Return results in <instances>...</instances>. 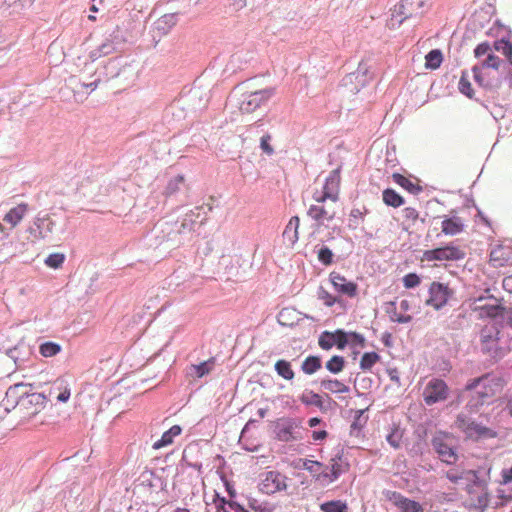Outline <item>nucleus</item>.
Listing matches in <instances>:
<instances>
[{"mask_svg":"<svg viewBox=\"0 0 512 512\" xmlns=\"http://www.w3.org/2000/svg\"><path fill=\"white\" fill-rule=\"evenodd\" d=\"M34 384L18 383L9 387V398L18 404V412L23 417H32L41 412L47 405L49 395L34 391Z\"/></svg>","mask_w":512,"mask_h":512,"instance_id":"nucleus-1","label":"nucleus"},{"mask_svg":"<svg viewBox=\"0 0 512 512\" xmlns=\"http://www.w3.org/2000/svg\"><path fill=\"white\" fill-rule=\"evenodd\" d=\"M501 379L498 377H492L490 373H486L480 377L469 380L464 388L465 392H472L475 389L481 387L480 390L476 391V395L472 396L467 403V407L471 411H477L486 400L494 395V391L491 384L499 385Z\"/></svg>","mask_w":512,"mask_h":512,"instance_id":"nucleus-2","label":"nucleus"},{"mask_svg":"<svg viewBox=\"0 0 512 512\" xmlns=\"http://www.w3.org/2000/svg\"><path fill=\"white\" fill-rule=\"evenodd\" d=\"M120 58L110 59L109 62L103 67L102 70L96 71L91 77L94 78L93 81L88 83H81L82 87L90 88L94 90L97 88L98 84L101 82L102 75L105 76L107 80L113 78L123 77L125 80L132 78L135 75L134 69L130 65H122Z\"/></svg>","mask_w":512,"mask_h":512,"instance_id":"nucleus-3","label":"nucleus"},{"mask_svg":"<svg viewBox=\"0 0 512 512\" xmlns=\"http://www.w3.org/2000/svg\"><path fill=\"white\" fill-rule=\"evenodd\" d=\"M202 206H197L185 214L182 222L178 224L175 222L173 227L168 222L161 223L162 231H167V241H174L181 244L186 236L191 235L194 231L196 218L200 216Z\"/></svg>","mask_w":512,"mask_h":512,"instance_id":"nucleus-4","label":"nucleus"},{"mask_svg":"<svg viewBox=\"0 0 512 512\" xmlns=\"http://www.w3.org/2000/svg\"><path fill=\"white\" fill-rule=\"evenodd\" d=\"M275 93L274 88H264L255 91H249L242 94L238 103L239 110L242 113H252L258 108L265 106Z\"/></svg>","mask_w":512,"mask_h":512,"instance_id":"nucleus-5","label":"nucleus"},{"mask_svg":"<svg viewBox=\"0 0 512 512\" xmlns=\"http://www.w3.org/2000/svg\"><path fill=\"white\" fill-rule=\"evenodd\" d=\"M374 72L371 71V65L366 61H361L355 72L347 74L342 79V86L347 88L349 92L356 94L365 87L372 79Z\"/></svg>","mask_w":512,"mask_h":512,"instance_id":"nucleus-6","label":"nucleus"},{"mask_svg":"<svg viewBox=\"0 0 512 512\" xmlns=\"http://www.w3.org/2000/svg\"><path fill=\"white\" fill-rule=\"evenodd\" d=\"M259 479V491L267 495H273L277 492L286 491L288 488L287 476L277 470L262 472L259 475Z\"/></svg>","mask_w":512,"mask_h":512,"instance_id":"nucleus-7","label":"nucleus"},{"mask_svg":"<svg viewBox=\"0 0 512 512\" xmlns=\"http://www.w3.org/2000/svg\"><path fill=\"white\" fill-rule=\"evenodd\" d=\"M300 421L295 418H280L275 424L276 438L282 442L298 441L302 439Z\"/></svg>","mask_w":512,"mask_h":512,"instance_id":"nucleus-8","label":"nucleus"},{"mask_svg":"<svg viewBox=\"0 0 512 512\" xmlns=\"http://www.w3.org/2000/svg\"><path fill=\"white\" fill-rule=\"evenodd\" d=\"M449 396V387L440 378H432L423 390V399L426 405H434L445 401Z\"/></svg>","mask_w":512,"mask_h":512,"instance_id":"nucleus-9","label":"nucleus"},{"mask_svg":"<svg viewBox=\"0 0 512 512\" xmlns=\"http://www.w3.org/2000/svg\"><path fill=\"white\" fill-rule=\"evenodd\" d=\"M472 72L475 82L487 91L496 92L502 85V76L499 70L485 71L481 70L480 66L474 65Z\"/></svg>","mask_w":512,"mask_h":512,"instance_id":"nucleus-10","label":"nucleus"},{"mask_svg":"<svg viewBox=\"0 0 512 512\" xmlns=\"http://www.w3.org/2000/svg\"><path fill=\"white\" fill-rule=\"evenodd\" d=\"M430 1L431 0H401L394 6L392 17H400L398 22L401 24L407 18L422 15L424 13L422 8Z\"/></svg>","mask_w":512,"mask_h":512,"instance_id":"nucleus-11","label":"nucleus"},{"mask_svg":"<svg viewBox=\"0 0 512 512\" xmlns=\"http://www.w3.org/2000/svg\"><path fill=\"white\" fill-rule=\"evenodd\" d=\"M464 257V250L453 244H449L431 250H426L423 254V259L427 261H458L463 259Z\"/></svg>","mask_w":512,"mask_h":512,"instance_id":"nucleus-12","label":"nucleus"},{"mask_svg":"<svg viewBox=\"0 0 512 512\" xmlns=\"http://www.w3.org/2000/svg\"><path fill=\"white\" fill-rule=\"evenodd\" d=\"M428 292L429 298L425 303L436 310L443 308L453 294V291L448 287V285L436 281L430 284Z\"/></svg>","mask_w":512,"mask_h":512,"instance_id":"nucleus-13","label":"nucleus"},{"mask_svg":"<svg viewBox=\"0 0 512 512\" xmlns=\"http://www.w3.org/2000/svg\"><path fill=\"white\" fill-rule=\"evenodd\" d=\"M473 310L478 311L480 317L496 318L504 309L493 296H480L474 299Z\"/></svg>","mask_w":512,"mask_h":512,"instance_id":"nucleus-14","label":"nucleus"},{"mask_svg":"<svg viewBox=\"0 0 512 512\" xmlns=\"http://www.w3.org/2000/svg\"><path fill=\"white\" fill-rule=\"evenodd\" d=\"M123 41L124 39L120 35L119 29L116 28L100 46L90 52L89 58L94 62L102 56L116 52Z\"/></svg>","mask_w":512,"mask_h":512,"instance_id":"nucleus-15","label":"nucleus"},{"mask_svg":"<svg viewBox=\"0 0 512 512\" xmlns=\"http://www.w3.org/2000/svg\"><path fill=\"white\" fill-rule=\"evenodd\" d=\"M341 458L342 457L340 455L332 458L330 460V465L324 466L325 469L320 474L314 475L315 480L322 483H332L336 481L340 475L346 472L349 468L348 463L343 465L340 462Z\"/></svg>","mask_w":512,"mask_h":512,"instance_id":"nucleus-16","label":"nucleus"},{"mask_svg":"<svg viewBox=\"0 0 512 512\" xmlns=\"http://www.w3.org/2000/svg\"><path fill=\"white\" fill-rule=\"evenodd\" d=\"M432 446L436 453L439 455V458L444 463L451 465L456 463L458 460V455L455 449L447 442V436L443 434H438L432 439Z\"/></svg>","mask_w":512,"mask_h":512,"instance_id":"nucleus-17","label":"nucleus"},{"mask_svg":"<svg viewBox=\"0 0 512 512\" xmlns=\"http://www.w3.org/2000/svg\"><path fill=\"white\" fill-rule=\"evenodd\" d=\"M317 204L311 205L307 211L309 217L317 221L319 225H322L324 221H332L336 216V210L333 205L325 204L320 202V198L316 199Z\"/></svg>","mask_w":512,"mask_h":512,"instance_id":"nucleus-18","label":"nucleus"},{"mask_svg":"<svg viewBox=\"0 0 512 512\" xmlns=\"http://www.w3.org/2000/svg\"><path fill=\"white\" fill-rule=\"evenodd\" d=\"M340 169L341 167H338L330 172L323 187V194L320 197V202L330 199L333 202V204L336 203L338 199V188L341 179Z\"/></svg>","mask_w":512,"mask_h":512,"instance_id":"nucleus-19","label":"nucleus"},{"mask_svg":"<svg viewBox=\"0 0 512 512\" xmlns=\"http://www.w3.org/2000/svg\"><path fill=\"white\" fill-rule=\"evenodd\" d=\"M209 92L201 89L200 87H193L189 93L178 101V104L181 102L184 104H191V108L193 110H201L206 107L209 101Z\"/></svg>","mask_w":512,"mask_h":512,"instance_id":"nucleus-20","label":"nucleus"},{"mask_svg":"<svg viewBox=\"0 0 512 512\" xmlns=\"http://www.w3.org/2000/svg\"><path fill=\"white\" fill-rule=\"evenodd\" d=\"M330 280L335 290L348 297H355L357 295L358 286L356 283L348 281L344 276L332 272Z\"/></svg>","mask_w":512,"mask_h":512,"instance_id":"nucleus-21","label":"nucleus"},{"mask_svg":"<svg viewBox=\"0 0 512 512\" xmlns=\"http://www.w3.org/2000/svg\"><path fill=\"white\" fill-rule=\"evenodd\" d=\"M178 15L171 13L165 14L157 19L152 27L153 38L167 35L169 31L176 25Z\"/></svg>","mask_w":512,"mask_h":512,"instance_id":"nucleus-22","label":"nucleus"},{"mask_svg":"<svg viewBox=\"0 0 512 512\" xmlns=\"http://www.w3.org/2000/svg\"><path fill=\"white\" fill-rule=\"evenodd\" d=\"M215 364L216 359L214 357L199 364H191L186 368V376L192 380L203 378L214 370Z\"/></svg>","mask_w":512,"mask_h":512,"instance_id":"nucleus-23","label":"nucleus"},{"mask_svg":"<svg viewBox=\"0 0 512 512\" xmlns=\"http://www.w3.org/2000/svg\"><path fill=\"white\" fill-rule=\"evenodd\" d=\"M390 500H393L395 504L401 509L402 512H422L420 504L416 501L410 500L399 492H391Z\"/></svg>","mask_w":512,"mask_h":512,"instance_id":"nucleus-24","label":"nucleus"},{"mask_svg":"<svg viewBox=\"0 0 512 512\" xmlns=\"http://www.w3.org/2000/svg\"><path fill=\"white\" fill-rule=\"evenodd\" d=\"M467 431L466 434L469 437H473L474 435L477 438H494L496 437V432L492 429L485 427L475 421H467Z\"/></svg>","mask_w":512,"mask_h":512,"instance_id":"nucleus-25","label":"nucleus"},{"mask_svg":"<svg viewBox=\"0 0 512 512\" xmlns=\"http://www.w3.org/2000/svg\"><path fill=\"white\" fill-rule=\"evenodd\" d=\"M442 232L446 235H457L464 230L463 220L458 216L445 218L442 221Z\"/></svg>","mask_w":512,"mask_h":512,"instance_id":"nucleus-26","label":"nucleus"},{"mask_svg":"<svg viewBox=\"0 0 512 512\" xmlns=\"http://www.w3.org/2000/svg\"><path fill=\"white\" fill-rule=\"evenodd\" d=\"M299 217L293 216L283 231V238L290 244H294L298 240Z\"/></svg>","mask_w":512,"mask_h":512,"instance_id":"nucleus-27","label":"nucleus"},{"mask_svg":"<svg viewBox=\"0 0 512 512\" xmlns=\"http://www.w3.org/2000/svg\"><path fill=\"white\" fill-rule=\"evenodd\" d=\"M34 225L40 229L37 234V239H45L53 232L55 224L48 216H44L37 217L34 221Z\"/></svg>","mask_w":512,"mask_h":512,"instance_id":"nucleus-28","label":"nucleus"},{"mask_svg":"<svg viewBox=\"0 0 512 512\" xmlns=\"http://www.w3.org/2000/svg\"><path fill=\"white\" fill-rule=\"evenodd\" d=\"M27 208V204H19L18 206L10 209L9 212L4 216L3 220L11 224L12 227H15L24 217L25 213L27 212Z\"/></svg>","mask_w":512,"mask_h":512,"instance_id":"nucleus-29","label":"nucleus"},{"mask_svg":"<svg viewBox=\"0 0 512 512\" xmlns=\"http://www.w3.org/2000/svg\"><path fill=\"white\" fill-rule=\"evenodd\" d=\"M278 323L282 326H293L300 320L299 313L293 308H283L278 314Z\"/></svg>","mask_w":512,"mask_h":512,"instance_id":"nucleus-30","label":"nucleus"},{"mask_svg":"<svg viewBox=\"0 0 512 512\" xmlns=\"http://www.w3.org/2000/svg\"><path fill=\"white\" fill-rule=\"evenodd\" d=\"M182 429L179 425L172 426L169 430L163 433L161 439L153 444L154 449H160L173 442V438L180 435Z\"/></svg>","mask_w":512,"mask_h":512,"instance_id":"nucleus-31","label":"nucleus"},{"mask_svg":"<svg viewBox=\"0 0 512 512\" xmlns=\"http://www.w3.org/2000/svg\"><path fill=\"white\" fill-rule=\"evenodd\" d=\"M481 70H488V69H492V70H499L501 67L502 69H507L510 65H508L507 62H504L503 60H501L498 56L492 54V53H489L487 58L481 62V64L479 65Z\"/></svg>","mask_w":512,"mask_h":512,"instance_id":"nucleus-32","label":"nucleus"},{"mask_svg":"<svg viewBox=\"0 0 512 512\" xmlns=\"http://www.w3.org/2000/svg\"><path fill=\"white\" fill-rule=\"evenodd\" d=\"M300 401L307 406L313 405L318 407L321 411H326L321 396L311 390L305 389L300 396Z\"/></svg>","mask_w":512,"mask_h":512,"instance_id":"nucleus-33","label":"nucleus"},{"mask_svg":"<svg viewBox=\"0 0 512 512\" xmlns=\"http://www.w3.org/2000/svg\"><path fill=\"white\" fill-rule=\"evenodd\" d=\"M382 196L383 202L387 206L397 208L404 204V198L400 194H398L394 189H385L382 193Z\"/></svg>","mask_w":512,"mask_h":512,"instance_id":"nucleus-34","label":"nucleus"},{"mask_svg":"<svg viewBox=\"0 0 512 512\" xmlns=\"http://www.w3.org/2000/svg\"><path fill=\"white\" fill-rule=\"evenodd\" d=\"M322 366V361L319 356H308L301 365V370L308 375L314 374Z\"/></svg>","mask_w":512,"mask_h":512,"instance_id":"nucleus-35","label":"nucleus"},{"mask_svg":"<svg viewBox=\"0 0 512 512\" xmlns=\"http://www.w3.org/2000/svg\"><path fill=\"white\" fill-rule=\"evenodd\" d=\"M443 61V54L439 49H432L425 56V67L427 69L435 70L440 67Z\"/></svg>","mask_w":512,"mask_h":512,"instance_id":"nucleus-36","label":"nucleus"},{"mask_svg":"<svg viewBox=\"0 0 512 512\" xmlns=\"http://www.w3.org/2000/svg\"><path fill=\"white\" fill-rule=\"evenodd\" d=\"M393 180L398 185H400L401 187H403L408 192H410V193H412L414 195H417V194H419L422 191V187L421 186H419L417 184H414L408 178H406L405 176H403V175H401L399 173L393 174Z\"/></svg>","mask_w":512,"mask_h":512,"instance_id":"nucleus-37","label":"nucleus"},{"mask_svg":"<svg viewBox=\"0 0 512 512\" xmlns=\"http://www.w3.org/2000/svg\"><path fill=\"white\" fill-rule=\"evenodd\" d=\"M276 373L285 380H292L295 376L289 361L280 359L274 365Z\"/></svg>","mask_w":512,"mask_h":512,"instance_id":"nucleus-38","label":"nucleus"},{"mask_svg":"<svg viewBox=\"0 0 512 512\" xmlns=\"http://www.w3.org/2000/svg\"><path fill=\"white\" fill-rule=\"evenodd\" d=\"M61 349V345L53 341H46L39 345L40 354L46 358L57 355Z\"/></svg>","mask_w":512,"mask_h":512,"instance_id":"nucleus-39","label":"nucleus"},{"mask_svg":"<svg viewBox=\"0 0 512 512\" xmlns=\"http://www.w3.org/2000/svg\"><path fill=\"white\" fill-rule=\"evenodd\" d=\"M494 49L506 56L508 65H512V43L509 40L503 38L495 41Z\"/></svg>","mask_w":512,"mask_h":512,"instance_id":"nucleus-40","label":"nucleus"},{"mask_svg":"<svg viewBox=\"0 0 512 512\" xmlns=\"http://www.w3.org/2000/svg\"><path fill=\"white\" fill-rule=\"evenodd\" d=\"M322 512H347V504L341 500H332L320 505Z\"/></svg>","mask_w":512,"mask_h":512,"instance_id":"nucleus-41","label":"nucleus"},{"mask_svg":"<svg viewBox=\"0 0 512 512\" xmlns=\"http://www.w3.org/2000/svg\"><path fill=\"white\" fill-rule=\"evenodd\" d=\"M345 363L346 361L344 357L334 355L329 361L326 362L325 367L329 372L338 374L344 369Z\"/></svg>","mask_w":512,"mask_h":512,"instance_id":"nucleus-42","label":"nucleus"},{"mask_svg":"<svg viewBox=\"0 0 512 512\" xmlns=\"http://www.w3.org/2000/svg\"><path fill=\"white\" fill-rule=\"evenodd\" d=\"M379 360L380 356L376 352H366L361 357L360 368L370 370Z\"/></svg>","mask_w":512,"mask_h":512,"instance_id":"nucleus-43","label":"nucleus"},{"mask_svg":"<svg viewBox=\"0 0 512 512\" xmlns=\"http://www.w3.org/2000/svg\"><path fill=\"white\" fill-rule=\"evenodd\" d=\"M334 346L338 349L343 350L349 344V332L343 329H337L332 332Z\"/></svg>","mask_w":512,"mask_h":512,"instance_id":"nucleus-44","label":"nucleus"},{"mask_svg":"<svg viewBox=\"0 0 512 512\" xmlns=\"http://www.w3.org/2000/svg\"><path fill=\"white\" fill-rule=\"evenodd\" d=\"M491 502V494L488 489L483 490V493L479 495L476 499L475 508L479 510V512H485L487 508L490 506Z\"/></svg>","mask_w":512,"mask_h":512,"instance_id":"nucleus-45","label":"nucleus"},{"mask_svg":"<svg viewBox=\"0 0 512 512\" xmlns=\"http://www.w3.org/2000/svg\"><path fill=\"white\" fill-rule=\"evenodd\" d=\"M459 91L467 96L468 98L472 99L474 95V90L471 87V83L467 78L466 72L462 73V76L459 80L458 84Z\"/></svg>","mask_w":512,"mask_h":512,"instance_id":"nucleus-46","label":"nucleus"},{"mask_svg":"<svg viewBox=\"0 0 512 512\" xmlns=\"http://www.w3.org/2000/svg\"><path fill=\"white\" fill-rule=\"evenodd\" d=\"M363 413H364V410H358L356 412V417H355L354 421L352 422V424L350 426V434L351 435L358 436V433L360 432L361 428L366 423L367 419L366 418L362 419Z\"/></svg>","mask_w":512,"mask_h":512,"instance_id":"nucleus-47","label":"nucleus"},{"mask_svg":"<svg viewBox=\"0 0 512 512\" xmlns=\"http://www.w3.org/2000/svg\"><path fill=\"white\" fill-rule=\"evenodd\" d=\"M318 344L323 350H330L334 346L332 332H322L319 337Z\"/></svg>","mask_w":512,"mask_h":512,"instance_id":"nucleus-48","label":"nucleus"},{"mask_svg":"<svg viewBox=\"0 0 512 512\" xmlns=\"http://www.w3.org/2000/svg\"><path fill=\"white\" fill-rule=\"evenodd\" d=\"M333 252L327 246H322L318 251V260L328 266L333 262Z\"/></svg>","mask_w":512,"mask_h":512,"instance_id":"nucleus-49","label":"nucleus"},{"mask_svg":"<svg viewBox=\"0 0 512 512\" xmlns=\"http://www.w3.org/2000/svg\"><path fill=\"white\" fill-rule=\"evenodd\" d=\"M65 260V255L62 253H53L50 254L46 260L45 264L51 268H59Z\"/></svg>","mask_w":512,"mask_h":512,"instance_id":"nucleus-50","label":"nucleus"},{"mask_svg":"<svg viewBox=\"0 0 512 512\" xmlns=\"http://www.w3.org/2000/svg\"><path fill=\"white\" fill-rule=\"evenodd\" d=\"M318 298L324 301V304L327 307L333 306L335 303L340 302L338 297L332 296L328 291H326L323 287H320L318 290Z\"/></svg>","mask_w":512,"mask_h":512,"instance_id":"nucleus-51","label":"nucleus"},{"mask_svg":"<svg viewBox=\"0 0 512 512\" xmlns=\"http://www.w3.org/2000/svg\"><path fill=\"white\" fill-rule=\"evenodd\" d=\"M248 507L255 512H272V509L268 506V503H261L252 497L248 498Z\"/></svg>","mask_w":512,"mask_h":512,"instance_id":"nucleus-52","label":"nucleus"},{"mask_svg":"<svg viewBox=\"0 0 512 512\" xmlns=\"http://www.w3.org/2000/svg\"><path fill=\"white\" fill-rule=\"evenodd\" d=\"M420 282L421 279L416 273H408L403 277V285L407 289L415 288Z\"/></svg>","mask_w":512,"mask_h":512,"instance_id":"nucleus-53","label":"nucleus"},{"mask_svg":"<svg viewBox=\"0 0 512 512\" xmlns=\"http://www.w3.org/2000/svg\"><path fill=\"white\" fill-rule=\"evenodd\" d=\"M341 383L342 382L337 379H323L321 380L320 385L325 390H328L332 393H337Z\"/></svg>","mask_w":512,"mask_h":512,"instance_id":"nucleus-54","label":"nucleus"},{"mask_svg":"<svg viewBox=\"0 0 512 512\" xmlns=\"http://www.w3.org/2000/svg\"><path fill=\"white\" fill-rule=\"evenodd\" d=\"M184 181L183 176L178 175L174 179L170 180L167 187H166V194L167 195H173L176 193L179 189V185L182 184Z\"/></svg>","mask_w":512,"mask_h":512,"instance_id":"nucleus-55","label":"nucleus"},{"mask_svg":"<svg viewBox=\"0 0 512 512\" xmlns=\"http://www.w3.org/2000/svg\"><path fill=\"white\" fill-rule=\"evenodd\" d=\"M270 141H271L270 134H264L260 139V148L267 155H272L274 153V148L270 144Z\"/></svg>","mask_w":512,"mask_h":512,"instance_id":"nucleus-56","label":"nucleus"},{"mask_svg":"<svg viewBox=\"0 0 512 512\" xmlns=\"http://www.w3.org/2000/svg\"><path fill=\"white\" fill-rule=\"evenodd\" d=\"M363 215H364V213L360 209H358V208L352 209L350 212L349 227L356 229L359 225L358 219L363 220Z\"/></svg>","mask_w":512,"mask_h":512,"instance_id":"nucleus-57","label":"nucleus"},{"mask_svg":"<svg viewBox=\"0 0 512 512\" xmlns=\"http://www.w3.org/2000/svg\"><path fill=\"white\" fill-rule=\"evenodd\" d=\"M349 343H351L352 346L363 348L365 347V338L362 334L357 332H349Z\"/></svg>","mask_w":512,"mask_h":512,"instance_id":"nucleus-58","label":"nucleus"},{"mask_svg":"<svg viewBox=\"0 0 512 512\" xmlns=\"http://www.w3.org/2000/svg\"><path fill=\"white\" fill-rule=\"evenodd\" d=\"M401 437V433L396 429L387 435L386 440L392 447L399 448Z\"/></svg>","mask_w":512,"mask_h":512,"instance_id":"nucleus-59","label":"nucleus"},{"mask_svg":"<svg viewBox=\"0 0 512 512\" xmlns=\"http://www.w3.org/2000/svg\"><path fill=\"white\" fill-rule=\"evenodd\" d=\"M62 388L61 381H55L51 386L44 388L41 392H45V394H50L48 402L51 401L53 397L56 396V391H60Z\"/></svg>","mask_w":512,"mask_h":512,"instance_id":"nucleus-60","label":"nucleus"},{"mask_svg":"<svg viewBox=\"0 0 512 512\" xmlns=\"http://www.w3.org/2000/svg\"><path fill=\"white\" fill-rule=\"evenodd\" d=\"M0 408H3L5 412H9L11 409H16L18 411V404H15L9 398V389L6 391L5 398L1 402Z\"/></svg>","mask_w":512,"mask_h":512,"instance_id":"nucleus-61","label":"nucleus"},{"mask_svg":"<svg viewBox=\"0 0 512 512\" xmlns=\"http://www.w3.org/2000/svg\"><path fill=\"white\" fill-rule=\"evenodd\" d=\"M307 463L305 470L309 471L313 476L315 474H320L321 472H319V470L324 467L321 462L315 460H308Z\"/></svg>","mask_w":512,"mask_h":512,"instance_id":"nucleus-62","label":"nucleus"},{"mask_svg":"<svg viewBox=\"0 0 512 512\" xmlns=\"http://www.w3.org/2000/svg\"><path fill=\"white\" fill-rule=\"evenodd\" d=\"M491 47L488 42H482L476 46L474 49L475 57L479 58L490 51Z\"/></svg>","mask_w":512,"mask_h":512,"instance_id":"nucleus-63","label":"nucleus"},{"mask_svg":"<svg viewBox=\"0 0 512 512\" xmlns=\"http://www.w3.org/2000/svg\"><path fill=\"white\" fill-rule=\"evenodd\" d=\"M468 474L472 475L473 478L471 481L475 486L481 487L482 490L488 489L487 482L485 480L480 479L476 471L470 470L468 471Z\"/></svg>","mask_w":512,"mask_h":512,"instance_id":"nucleus-64","label":"nucleus"}]
</instances>
